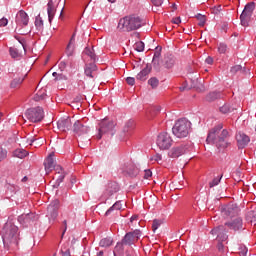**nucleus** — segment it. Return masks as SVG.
I'll return each instance as SVG.
<instances>
[{"label":"nucleus","mask_w":256,"mask_h":256,"mask_svg":"<svg viewBox=\"0 0 256 256\" xmlns=\"http://www.w3.org/2000/svg\"><path fill=\"white\" fill-rule=\"evenodd\" d=\"M222 129L223 124H218L212 130H210L206 139L207 143H214L219 151H223V149H227L229 146V131Z\"/></svg>","instance_id":"1"},{"label":"nucleus","mask_w":256,"mask_h":256,"mask_svg":"<svg viewBox=\"0 0 256 256\" xmlns=\"http://www.w3.org/2000/svg\"><path fill=\"white\" fill-rule=\"evenodd\" d=\"M5 249L19 245V228L11 222H7L1 232Z\"/></svg>","instance_id":"2"},{"label":"nucleus","mask_w":256,"mask_h":256,"mask_svg":"<svg viewBox=\"0 0 256 256\" xmlns=\"http://www.w3.org/2000/svg\"><path fill=\"white\" fill-rule=\"evenodd\" d=\"M143 25H145V22L139 16L128 15L119 20L117 29L121 33H129L141 29Z\"/></svg>","instance_id":"3"},{"label":"nucleus","mask_w":256,"mask_h":256,"mask_svg":"<svg viewBox=\"0 0 256 256\" xmlns=\"http://www.w3.org/2000/svg\"><path fill=\"white\" fill-rule=\"evenodd\" d=\"M191 131V122L187 119L178 120L172 128V133L178 139H183L189 135Z\"/></svg>","instance_id":"4"},{"label":"nucleus","mask_w":256,"mask_h":256,"mask_svg":"<svg viewBox=\"0 0 256 256\" xmlns=\"http://www.w3.org/2000/svg\"><path fill=\"white\" fill-rule=\"evenodd\" d=\"M113 129H115V122L107 119L102 120L98 126V134L96 135V139H103V135L113 133Z\"/></svg>","instance_id":"5"},{"label":"nucleus","mask_w":256,"mask_h":256,"mask_svg":"<svg viewBox=\"0 0 256 256\" xmlns=\"http://www.w3.org/2000/svg\"><path fill=\"white\" fill-rule=\"evenodd\" d=\"M25 115L32 123H39V121H43V117H45V113L41 107L28 109Z\"/></svg>","instance_id":"6"},{"label":"nucleus","mask_w":256,"mask_h":256,"mask_svg":"<svg viewBox=\"0 0 256 256\" xmlns=\"http://www.w3.org/2000/svg\"><path fill=\"white\" fill-rule=\"evenodd\" d=\"M157 145L162 151H167L173 145V138L167 132H162L158 135Z\"/></svg>","instance_id":"7"},{"label":"nucleus","mask_w":256,"mask_h":256,"mask_svg":"<svg viewBox=\"0 0 256 256\" xmlns=\"http://www.w3.org/2000/svg\"><path fill=\"white\" fill-rule=\"evenodd\" d=\"M253 11H255V2H250L244 7V10L240 15L241 25H243V27H247L249 25V20L253 15Z\"/></svg>","instance_id":"8"},{"label":"nucleus","mask_w":256,"mask_h":256,"mask_svg":"<svg viewBox=\"0 0 256 256\" xmlns=\"http://www.w3.org/2000/svg\"><path fill=\"white\" fill-rule=\"evenodd\" d=\"M141 230L136 229L133 232H128L122 239L123 245H135L141 239Z\"/></svg>","instance_id":"9"},{"label":"nucleus","mask_w":256,"mask_h":256,"mask_svg":"<svg viewBox=\"0 0 256 256\" xmlns=\"http://www.w3.org/2000/svg\"><path fill=\"white\" fill-rule=\"evenodd\" d=\"M240 211L241 210L238 208L237 204H228L222 208L221 213L223 217H225L226 219H229V217L230 218L237 217Z\"/></svg>","instance_id":"10"},{"label":"nucleus","mask_w":256,"mask_h":256,"mask_svg":"<svg viewBox=\"0 0 256 256\" xmlns=\"http://www.w3.org/2000/svg\"><path fill=\"white\" fill-rule=\"evenodd\" d=\"M121 171L124 175H128V177H137L139 175V169L131 161L124 163L121 166Z\"/></svg>","instance_id":"11"},{"label":"nucleus","mask_w":256,"mask_h":256,"mask_svg":"<svg viewBox=\"0 0 256 256\" xmlns=\"http://www.w3.org/2000/svg\"><path fill=\"white\" fill-rule=\"evenodd\" d=\"M47 216L49 221H55L59 217V200H54L49 204Z\"/></svg>","instance_id":"12"},{"label":"nucleus","mask_w":256,"mask_h":256,"mask_svg":"<svg viewBox=\"0 0 256 256\" xmlns=\"http://www.w3.org/2000/svg\"><path fill=\"white\" fill-rule=\"evenodd\" d=\"M189 151V147L185 144L180 146L173 147L169 152L168 156L172 159H177V157H181V155H185Z\"/></svg>","instance_id":"13"},{"label":"nucleus","mask_w":256,"mask_h":256,"mask_svg":"<svg viewBox=\"0 0 256 256\" xmlns=\"http://www.w3.org/2000/svg\"><path fill=\"white\" fill-rule=\"evenodd\" d=\"M73 132L75 135L81 137V135H87L89 133V128L83 122L77 120L73 125Z\"/></svg>","instance_id":"14"},{"label":"nucleus","mask_w":256,"mask_h":256,"mask_svg":"<svg viewBox=\"0 0 256 256\" xmlns=\"http://www.w3.org/2000/svg\"><path fill=\"white\" fill-rule=\"evenodd\" d=\"M16 24L18 27H27L29 25V15L23 10H20L16 15Z\"/></svg>","instance_id":"15"},{"label":"nucleus","mask_w":256,"mask_h":256,"mask_svg":"<svg viewBox=\"0 0 256 256\" xmlns=\"http://www.w3.org/2000/svg\"><path fill=\"white\" fill-rule=\"evenodd\" d=\"M236 141L238 143L239 149H245V147L249 145V141H251V139L249 138V136H247V134L243 132H238L236 134Z\"/></svg>","instance_id":"16"},{"label":"nucleus","mask_w":256,"mask_h":256,"mask_svg":"<svg viewBox=\"0 0 256 256\" xmlns=\"http://www.w3.org/2000/svg\"><path fill=\"white\" fill-rule=\"evenodd\" d=\"M211 235H215L220 241H226L227 235H225V226L220 225L211 230Z\"/></svg>","instance_id":"17"},{"label":"nucleus","mask_w":256,"mask_h":256,"mask_svg":"<svg viewBox=\"0 0 256 256\" xmlns=\"http://www.w3.org/2000/svg\"><path fill=\"white\" fill-rule=\"evenodd\" d=\"M72 125L73 124L71 123V118H62L57 122V128L59 129V131L63 132L69 131Z\"/></svg>","instance_id":"18"},{"label":"nucleus","mask_w":256,"mask_h":256,"mask_svg":"<svg viewBox=\"0 0 256 256\" xmlns=\"http://www.w3.org/2000/svg\"><path fill=\"white\" fill-rule=\"evenodd\" d=\"M225 225L226 227L232 229V231H241V229H243V219L236 218L231 222H226Z\"/></svg>","instance_id":"19"},{"label":"nucleus","mask_w":256,"mask_h":256,"mask_svg":"<svg viewBox=\"0 0 256 256\" xmlns=\"http://www.w3.org/2000/svg\"><path fill=\"white\" fill-rule=\"evenodd\" d=\"M175 63V56L171 54L166 55L162 61V65L165 67V69H173V67H175Z\"/></svg>","instance_id":"20"},{"label":"nucleus","mask_w":256,"mask_h":256,"mask_svg":"<svg viewBox=\"0 0 256 256\" xmlns=\"http://www.w3.org/2000/svg\"><path fill=\"white\" fill-rule=\"evenodd\" d=\"M53 157L54 154L51 153L44 161V167L47 174L51 173V171L55 169V160L53 159Z\"/></svg>","instance_id":"21"},{"label":"nucleus","mask_w":256,"mask_h":256,"mask_svg":"<svg viewBox=\"0 0 256 256\" xmlns=\"http://www.w3.org/2000/svg\"><path fill=\"white\" fill-rule=\"evenodd\" d=\"M56 12H57V8H55V3H53V0H49L47 4V13H48L49 23L53 21Z\"/></svg>","instance_id":"22"},{"label":"nucleus","mask_w":256,"mask_h":256,"mask_svg":"<svg viewBox=\"0 0 256 256\" xmlns=\"http://www.w3.org/2000/svg\"><path fill=\"white\" fill-rule=\"evenodd\" d=\"M149 73H151V65L147 64L145 68L137 74V81H147V76L149 75Z\"/></svg>","instance_id":"23"},{"label":"nucleus","mask_w":256,"mask_h":256,"mask_svg":"<svg viewBox=\"0 0 256 256\" xmlns=\"http://www.w3.org/2000/svg\"><path fill=\"white\" fill-rule=\"evenodd\" d=\"M67 57H73L75 53V34L72 35L65 51Z\"/></svg>","instance_id":"24"},{"label":"nucleus","mask_w":256,"mask_h":256,"mask_svg":"<svg viewBox=\"0 0 256 256\" xmlns=\"http://www.w3.org/2000/svg\"><path fill=\"white\" fill-rule=\"evenodd\" d=\"M95 71H97V65L95 63H90L85 66L84 73L86 77L93 79V77H95Z\"/></svg>","instance_id":"25"},{"label":"nucleus","mask_w":256,"mask_h":256,"mask_svg":"<svg viewBox=\"0 0 256 256\" xmlns=\"http://www.w3.org/2000/svg\"><path fill=\"white\" fill-rule=\"evenodd\" d=\"M161 57V52L156 51L154 53L153 59H152V65L154 67V69H156V71H160L161 70V64L159 63V58Z\"/></svg>","instance_id":"26"},{"label":"nucleus","mask_w":256,"mask_h":256,"mask_svg":"<svg viewBox=\"0 0 256 256\" xmlns=\"http://www.w3.org/2000/svg\"><path fill=\"white\" fill-rule=\"evenodd\" d=\"M106 191L108 193H119L120 187L117 182H109L106 186Z\"/></svg>","instance_id":"27"},{"label":"nucleus","mask_w":256,"mask_h":256,"mask_svg":"<svg viewBox=\"0 0 256 256\" xmlns=\"http://www.w3.org/2000/svg\"><path fill=\"white\" fill-rule=\"evenodd\" d=\"M29 155V152H27L23 148H17L13 151V157H17L18 159H25Z\"/></svg>","instance_id":"28"},{"label":"nucleus","mask_w":256,"mask_h":256,"mask_svg":"<svg viewBox=\"0 0 256 256\" xmlns=\"http://www.w3.org/2000/svg\"><path fill=\"white\" fill-rule=\"evenodd\" d=\"M123 207V204L121 203V201H117L113 206H111L105 213V215H111V213H113V211H121Z\"/></svg>","instance_id":"29"},{"label":"nucleus","mask_w":256,"mask_h":256,"mask_svg":"<svg viewBox=\"0 0 256 256\" xmlns=\"http://www.w3.org/2000/svg\"><path fill=\"white\" fill-rule=\"evenodd\" d=\"M53 169L59 175L57 181H59V183H62V181L65 179V173L63 172V167H61L60 165H57V166H54Z\"/></svg>","instance_id":"30"},{"label":"nucleus","mask_w":256,"mask_h":256,"mask_svg":"<svg viewBox=\"0 0 256 256\" xmlns=\"http://www.w3.org/2000/svg\"><path fill=\"white\" fill-rule=\"evenodd\" d=\"M84 53L90 57L91 61H96L97 56L95 55V50H93V48L86 47Z\"/></svg>","instance_id":"31"},{"label":"nucleus","mask_w":256,"mask_h":256,"mask_svg":"<svg viewBox=\"0 0 256 256\" xmlns=\"http://www.w3.org/2000/svg\"><path fill=\"white\" fill-rule=\"evenodd\" d=\"M23 81H25V78H15V79L10 83L11 89H17V87H19V86L21 85V83H23Z\"/></svg>","instance_id":"32"},{"label":"nucleus","mask_w":256,"mask_h":256,"mask_svg":"<svg viewBox=\"0 0 256 256\" xmlns=\"http://www.w3.org/2000/svg\"><path fill=\"white\" fill-rule=\"evenodd\" d=\"M221 179H223V175L213 178V180L209 182L210 189H213V187H217V185L221 183Z\"/></svg>","instance_id":"33"},{"label":"nucleus","mask_w":256,"mask_h":256,"mask_svg":"<svg viewBox=\"0 0 256 256\" xmlns=\"http://www.w3.org/2000/svg\"><path fill=\"white\" fill-rule=\"evenodd\" d=\"M100 247H111L113 245V239L112 238H103L100 243Z\"/></svg>","instance_id":"34"},{"label":"nucleus","mask_w":256,"mask_h":256,"mask_svg":"<svg viewBox=\"0 0 256 256\" xmlns=\"http://www.w3.org/2000/svg\"><path fill=\"white\" fill-rule=\"evenodd\" d=\"M148 85H150L152 89H157V87H159V79L156 77L150 78L148 80Z\"/></svg>","instance_id":"35"},{"label":"nucleus","mask_w":256,"mask_h":256,"mask_svg":"<svg viewBox=\"0 0 256 256\" xmlns=\"http://www.w3.org/2000/svg\"><path fill=\"white\" fill-rule=\"evenodd\" d=\"M221 98V93L211 92L207 95V101H215V99Z\"/></svg>","instance_id":"36"},{"label":"nucleus","mask_w":256,"mask_h":256,"mask_svg":"<svg viewBox=\"0 0 256 256\" xmlns=\"http://www.w3.org/2000/svg\"><path fill=\"white\" fill-rule=\"evenodd\" d=\"M134 48L138 53H141L142 51H145V43L138 41L134 44Z\"/></svg>","instance_id":"37"},{"label":"nucleus","mask_w":256,"mask_h":256,"mask_svg":"<svg viewBox=\"0 0 256 256\" xmlns=\"http://www.w3.org/2000/svg\"><path fill=\"white\" fill-rule=\"evenodd\" d=\"M125 244H123V242H118L114 248V256H117V253H121L123 252V246Z\"/></svg>","instance_id":"38"},{"label":"nucleus","mask_w":256,"mask_h":256,"mask_svg":"<svg viewBox=\"0 0 256 256\" xmlns=\"http://www.w3.org/2000/svg\"><path fill=\"white\" fill-rule=\"evenodd\" d=\"M241 71H243V66L242 65H235L230 70L232 75H237V73H241Z\"/></svg>","instance_id":"39"},{"label":"nucleus","mask_w":256,"mask_h":256,"mask_svg":"<svg viewBox=\"0 0 256 256\" xmlns=\"http://www.w3.org/2000/svg\"><path fill=\"white\" fill-rule=\"evenodd\" d=\"M163 223V221L161 220H153V223H152V230L153 232L155 233V231H157L160 227H161V224Z\"/></svg>","instance_id":"40"},{"label":"nucleus","mask_w":256,"mask_h":256,"mask_svg":"<svg viewBox=\"0 0 256 256\" xmlns=\"http://www.w3.org/2000/svg\"><path fill=\"white\" fill-rule=\"evenodd\" d=\"M9 53L13 59L19 58V50L17 48L10 47Z\"/></svg>","instance_id":"41"},{"label":"nucleus","mask_w":256,"mask_h":256,"mask_svg":"<svg viewBox=\"0 0 256 256\" xmlns=\"http://www.w3.org/2000/svg\"><path fill=\"white\" fill-rule=\"evenodd\" d=\"M196 19L199 21V22H198V25H199L200 27H203V26L205 25V21H206L205 15L198 14V15H196Z\"/></svg>","instance_id":"42"},{"label":"nucleus","mask_w":256,"mask_h":256,"mask_svg":"<svg viewBox=\"0 0 256 256\" xmlns=\"http://www.w3.org/2000/svg\"><path fill=\"white\" fill-rule=\"evenodd\" d=\"M47 97V94L45 93V90L40 91L36 96H35V101H43Z\"/></svg>","instance_id":"43"},{"label":"nucleus","mask_w":256,"mask_h":256,"mask_svg":"<svg viewBox=\"0 0 256 256\" xmlns=\"http://www.w3.org/2000/svg\"><path fill=\"white\" fill-rule=\"evenodd\" d=\"M35 26L38 29V31H42L43 30V20L41 18H36Z\"/></svg>","instance_id":"44"},{"label":"nucleus","mask_w":256,"mask_h":256,"mask_svg":"<svg viewBox=\"0 0 256 256\" xmlns=\"http://www.w3.org/2000/svg\"><path fill=\"white\" fill-rule=\"evenodd\" d=\"M31 215L33 214H25V215L19 216L18 221H21V219H24V223H29V221H31Z\"/></svg>","instance_id":"45"},{"label":"nucleus","mask_w":256,"mask_h":256,"mask_svg":"<svg viewBox=\"0 0 256 256\" xmlns=\"http://www.w3.org/2000/svg\"><path fill=\"white\" fill-rule=\"evenodd\" d=\"M218 52L219 53H227V46L223 43L218 45Z\"/></svg>","instance_id":"46"},{"label":"nucleus","mask_w":256,"mask_h":256,"mask_svg":"<svg viewBox=\"0 0 256 256\" xmlns=\"http://www.w3.org/2000/svg\"><path fill=\"white\" fill-rule=\"evenodd\" d=\"M229 111H231V108L227 104L220 107V112L221 113L227 114V113H229Z\"/></svg>","instance_id":"47"},{"label":"nucleus","mask_w":256,"mask_h":256,"mask_svg":"<svg viewBox=\"0 0 256 256\" xmlns=\"http://www.w3.org/2000/svg\"><path fill=\"white\" fill-rule=\"evenodd\" d=\"M3 159H7V150L0 148V161H3Z\"/></svg>","instance_id":"48"},{"label":"nucleus","mask_w":256,"mask_h":256,"mask_svg":"<svg viewBox=\"0 0 256 256\" xmlns=\"http://www.w3.org/2000/svg\"><path fill=\"white\" fill-rule=\"evenodd\" d=\"M9 24V20L5 17H3L2 19H0V27H7V25Z\"/></svg>","instance_id":"49"},{"label":"nucleus","mask_w":256,"mask_h":256,"mask_svg":"<svg viewBox=\"0 0 256 256\" xmlns=\"http://www.w3.org/2000/svg\"><path fill=\"white\" fill-rule=\"evenodd\" d=\"M189 89H191V87L187 84V82H184L180 87V91H189Z\"/></svg>","instance_id":"50"},{"label":"nucleus","mask_w":256,"mask_h":256,"mask_svg":"<svg viewBox=\"0 0 256 256\" xmlns=\"http://www.w3.org/2000/svg\"><path fill=\"white\" fill-rule=\"evenodd\" d=\"M62 256H71V252L67 248H61Z\"/></svg>","instance_id":"51"},{"label":"nucleus","mask_w":256,"mask_h":256,"mask_svg":"<svg viewBox=\"0 0 256 256\" xmlns=\"http://www.w3.org/2000/svg\"><path fill=\"white\" fill-rule=\"evenodd\" d=\"M126 83H127L128 85H131V86L135 85V78H133V77H127V78H126Z\"/></svg>","instance_id":"52"},{"label":"nucleus","mask_w":256,"mask_h":256,"mask_svg":"<svg viewBox=\"0 0 256 256\" xmlns=\"http://www.w3.org/2000/svg\"><path fill=\"white\" fill-rule=\"evenodd\" d=\"M153 172H151L149 169L148 170H144V179H149L150 177H152Z\"/></svg>","instance_id":"53"},{"label":"nucleus","mask_w":256,"mask_h":256,"mask_svg":"<svg viewBox=\"0 0 256 256\" xmlns=\"http://www.w3.org/2000/svg\"><path fill=\"white\" fill-rule=\"evenodd\" d=\"M155 7H161L163 5V0H151Z\"/></svg>","instance_id":"54"},{"label":"nucleus","mask_w":256,"mask_h":256,"mask_svg":"<svg viewBox=\"0 0 256 256\" xmlns=\"http://www.w3.org/2000/svg\"><path fill=\"white\" fill-rule=\"evenodd\" d=\"M129 129H133V121H129V122L126 124L125 131H126L127 133H129Z\"/></svg>","instance_id":"55"},{"label":"nucleus","mask_w":256,"mask_h":256,"mask_svg":"<svg viewBox=\"0 0 256 256\" xmlns=\"http://www.w3.org/2000/svg\"><path fill=\"white\" fill-rule=\"evenodd\" d=\"M37 141H39L38 138L32 137V138H29V139L27 140V143H28L29 145H33L34 143H37Z\"/></svg>","instance_id":"56"},{"label":"nucleus","mask_w":256,"mask_h":256,"mask_svg":"<svg viewBox=\"0 0 256 256\" xmlns=\"http://www.w3.org/2000/svg\"><path fill=\"white\" fill-rule=\"evenodd\" d=\"M67 67V63H65V61H62L59 63V69L61 71H64V69Z\"/></svg>","instance_id":"57"},{"label":"nucleus","mask_w":256,"mask_h":256,"mask_svg":"<svg viewBox=\"0 0 256 256\" xmlns=\"http://www.w3.org/2000/svg\"><path fill=\"white\" fill-rule=\"evenodd\" d=\"M205 63H207V65H213V58L211 56H208L205 60Z\"/></svg>","instance_id":"58"},{"label":"nucleus","mask_w":256,"mask_h":256,"mask_svg":"<svg viewBox=\"0 0 256 256\" xmlns=\"http://www.w3.org/2000/svg\"><path fill=\"white\" fill-rule=\"evenodd\" d=\"M172 23H174L175 25H179V23H181V17L173 18Z\"/></svg>","instance_id":"59"},{"label":"nucleus","mask_w":256,"mask_h":256,"mask_svg":"<svg viewBox=\"0 0 256 256\" xmlns=\"http://www.w3.org/2000/svg\"><path fill=\"white\" fill-rule=\"evenodd\" d=\"M217 247H218V251H220V253H223L225 249V246L223 245V243H219Z\"/></svg>","instance_id":"60"},{"label":"nucleus","mask_w":256,"mask_h":256,"mask_svg":"<svg viewBox=\"0 0 256 256\" xmlns=\"http://www.w3.org/2000/svg\"><path fill=\"white\" fill-rule=\"evenodd\" d=\"M63 79H67L63 74H59L58 77H56V81H61Z\"/></svg>","instance_id":"61"},{"label":"nucleus","mask_w":256,"mask_h":256,"mask_svg":"<svg viewBox=\"0 0 256 256\" xmlns=\"http://www.w3.org/2000/svg\"><path fill=\"white\" fill-rule=\"evenodd\" d=\"M63 225H64V231L62 233V237L65 235V232L67 231V220L63 221Z\"/></svg>","instance_id":"62"},{"label":"nucleus","mask_w":256,"mask_h":256,"mask_svg":"<svg viewBox=\"0 0 256 256\" xmlns=\"http://www.w3.org/2000/svg\"><path fill=\"white\" fill-rule=\"evenodd\" d=\"M20 44H22L23 49H25V40L21 38H16Z\"/></svg>","instance_id":"63"},{"label":"nucleus","mask_w":256,"mask_h":256,"mask_svg":"<svg viewBox=\"0 0 256 256\" xmlns=\"http://www.w3.org/2000/svg\"><path fill=\"white\" fill-rule=\"evenodd\" d=\"M252 223H256V214H253V219L251 220Z\"/></svg>","instance_id":"64"}]
</instances>
